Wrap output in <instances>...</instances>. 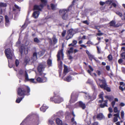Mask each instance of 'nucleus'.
<instances>
[{
  "label": "nucleus",
  "instance_id": "f257e3e1",
  "mask_svg": "<svg viewBox=\"0 0 125 125\" xmlns=\"http://www.w3.org/2000/svg\"><path fill=\"white\" fill-rule=\"evenodd\" d=\"M18 96H22L24 95L30 94V89L28 86H25L24 88H19L18 90Z\"/></svg>",
  "mask_w": 125,
  "mask_h": 125
},
{
  "label": "nucleus",
  "instance_id": "f03ea898",
  "mask_svg": "<svg viewBox=\"0 0 125 125\" xmlns=\"http://www.w3.org/2000/svg\"><path fill=\"white\" fill-rule=\"evenodd\" d=\"M5 55L8 59L9 66L10 68L12 67V66L10 65L9 61L14 57L13 51L11 50L10 49H6L5 51Z\"/></svg>",
  "mask_w": 125,
  "mask_h": 125
},
{
  "label": "nucleus",
  "instance_id": "7ed1b4c3",
  "mask_svg": "<svg viewBox=\"0 0 125 125\" xmlns=\"http://www.w3.org/2000/svg\"><path fill=\"white\" fill-rule=\"evenodd\" d=\"M63 57L64 54L63 52V49H62L58 52L57 55L58 67L61 70H62V62L60 60V58L61 57L62 59H63Z\"/></svg>",
  "mask_w": 125,
  "mask_h": 125
},
{
  "label": "nucleus",
  "instance_id": "20e7f679",
  "mask_svg": "<svg viewBox=\"0 0 125 125\" xmlns=\"http://www.w3.org/2000/svg\"><path fill=\"white\" fill-rule=\"evenodd\" d=\"M44 51L43 50L38 52H34L33 54V57L32 58V62L36 61L38 58L42 56L44 54Z\"/></svg>",
  "mask_w": 125,
  "mask_h": 125
},
{
  "label": "nucleus",
  "instance_id": "39448f33",
  "mask_svg": "<svg viewBox=\"0 0 125 125\" xmlns=\"http://www.w3.org/2000/svg\"><path fill=\"white\" fill-rule=\"evenodd\" d=\"M42 78L39 77L37 79V81L39 83H43L46 82L47 81V77L46 76V74L44 73H40L39 74Z\"/></svg>",
  "mask_w": 125,
  "mask_h": 125
},
{
  "label": "nucleus",
  "instance_id": "423d86ee",
  "mask_svg": "<svg viewBox=\"0 0 125 125\" xmlns=\"http://www.w3.org/2000/svg\"><path fill=\"white\" fill-rule=\"evenodd\" d=\"M41 3L40 5H35L34 6V10H40L47 3L46 0H40Z\"/></svg>",
  "mask_w": 125,
  "mask_h": 125
},
{
  "label": "nucleus",
  "instance_id": "0eeeda50",
  "mask_svg": "<svg viewBox=\"0 0 125 125\" xmlns=\"http://www.w3.org/2000/svg\"><path fill=\"white\" fill-rule=\"evenodd\" d=\"M100 83H102V84L101 85H99L100 87L106 90L108 92L110 91V88L109 87H107L106 86L105 80H101L100 79H99Z\"/></svg>",
  "mask_w": 125,
  "mask_h": 125
},
{
  "label": "nucleus",
  "instance_id": "6e6552de",
  "mask_svg": "<svg viewBox=\"0 0 125 125\" xmlns=\"http://www.w3.org/2000/svg\"><path fill=\"white\" fill-rule=\"evenodd\" d=\"M51 101H53L56 103H59L63 101V99L59 96H55L50 98Z\"/></svg>",
  "mask_w": 125,
  "mask_h": 125
},
{
  "label": "nucleus",
  "instance_id": "1a4fd4ad",
  "mask_svg": "<svg viewBox=\"0 0 125 125\" xmlns=\"http://www.w3.org/2000/svg\"><path fill=\"white\" fill-rule=\"evenodd\" d=\"M67 10H61L59 11L60 14L62 13L63 14L62 16V18L64 20H67L69 19V17L67 13Z\"/></svg>",
  "mask_w": 125,
  "mask_h": 125
},
{
  "label": "nucleus",
  "instance_id": "9d476101",
  "mask_svg": "<svg viewBox=\"0 0 125 125\" xmlns=\"http://www.w3.org/2000/svg\"><path fill=\"white\" fill-rule=\"evenodd\" d=\"M25 80L26 81H29L31 82L34 83H37V82L35 81L34 79H29V78L28 75L26 72H25Z\"/></svg>",
  "mask_w": 125,
  "mask_h": 125
},
{
  "label": "nucleus",
  "instance_id": "9b49d317",
  "mask_svg": "<svg viewBox=\"0 0 125 125\" xmlns=\"http://www.w3.org/2000/svg\"><path fill=\"white\" fill-rule=\"evenodd\" d=\"M45 67L44 65L43 64H40L38 67V70L39 72V74L40 73H44L42 71L45 68Z\"/></svg>",
  "mask_w": 125,
  "mask_h": 125
},
{
  "label": "nucleus",
  "instance_id": "f8f14e48",
  "mask_svg": "<svg viewBox=\"0 0 125 125\" xmlns=\"http://www.w3.org/2000/svg\"><path fill=\"white\" fill-rule=\"evenodd\" d=\"M27 73L26 71H25L24 72L23 70L22 69H20L18 70V76L19 78L20 77V76H23L24 75L25 76V72Z\"/></svg>",
  "mask_w": 125,
  "mask_h": 125
},
{
  "label": "nucleus",
  "instance_id": "ddd939ff",
  "mask_svg": "<svg viewBox=\"0 0 125 125\" xmlns=\"http://www.w3.org/2000/svg\"><path fill=\"white\" fill-rule=\"evenodd\" d=\"M119 112V111H118V113L115 114H114V116H115L113 118V121L114 122H115L118 121V118L119 119H120Z\"/></svg>",
  "mask_w": 125,
  "mask_h": 125
},
{
  "label": "nucleus",
  "instance_id": "4468645a",
  "mask_svg": "<svg viewBox=\"0 0 125 125\" xmlns=\"http://www.w3.org/2000/svg\"><path fill=\"white\" fill-rule=\"evenodd\" d=\"M74 31L73 29H71L68 31V36L69 37L68 39L72 37L74 34Z\"/></svg>",
  "mask_w": 125,
  "mask_h": 125
},
{
  "label": "nucleus",
  "instance_id": "2eb2a0df",
  "mask_svg": "<svg viewBox=\"0 0 125 125\" xmlns=\"http://www.w3.org/2000/svg\"><path fill=\"white\" fill-rule=\"evenodd\" d=\"M85 52L90 60L92 61L93 59H94V56L91 54L87 50H86Z\"/></svg>",
  "mask_w": 125,
  "mask_h": 125
},
{
  "label": "nucleus",
  "instance_id": "dca6fc26",
  "mask_svg": "<svg viewBox=\"0 0 125 125\" xmlns=\"http://www.w3.org/2000/svg\"><path fill=\"white\" fill-rule=\"evenodd\" d=\"M40 14V12L39 11H34L33 13L32 16L35 19L38 18Z\"/></svg>",
  "mask_w": 125,
  "mask_h": 125
},
{
  "label": "nucleus",
  "instance_id": "f3484780",
  "mask_svg": "<svg viewBox=\"0 0 125 125\" xmlns=\"http://www.w3.org/2000/svg\"><path fill=\"white\" fill-rule=\"evenodd\" d=\"M94 97L93 98V96L91 98V97L89 95V94L88 93H86L85 94V98L86 99H91V100H93L95 99L96 98V95H94Z\"/></svg>",
  "mask_w": 125,
  "mask_h": 125
},
{
  "label": "nucleus",
  "instance_id": "a211bd4d",
  "mask_svg": "<svg viewBox=\"0 0 125 125\" xmlns=\"http://www.w3.org/2000/svg\"><path fill=\"white\" fill-rule=\"evenodd\" d=\"M97 118L99 120H101L104 118V116L102 113H100L98 114L97 116Z\"/></svg>",
  "mask_w": 125,
  "mask_h": 125
},
{
  "label": "nucleus",
  "instance_id": "6ab92c4d",
  "mask_svg": "<svg viewBox=\"0 0 125 125\" xmlns=\"http://www.w3.org/2000/svg\"><path fill=\"white\" fill-rule=\"evenodd\" d=\"M5 24L6 26H8L10 24V22L7 16H5Z\"/></svg>",
  "mask_w": 125,
  "mask_h": 125
},
{
  "label": "nucleus",
  "instance_id": "aec40b11",
  "mask_svg": "<svg viewBox=\"0 0 125 125\" xmlns=\"http://www.w3.org/2000/svg\"><path fill=\"white\" fill-rule=\"evenodd\" d=\"M48 108L47 106H46L45 105L43 104V106L40 108L41 111L43 112H45L46 110Z\"/></svg>",
  "mask_w": 125,
  "mask_h": 125
},
{
  "label": "nucleus",
  "instance_id": "412c9836",
  "mask_svg": "<svg viewBox=\"0 0 125 125\" xmlns=\"http://www.w3.org/2000/svg\"><path fill=\"white\" fill-rule=\"evenodd\" d=\"M64 80L68 82L70 81L72 79V77L70 76H67L66 78H64L63 79Z\"/></svg>",
  "mask_w": 125,
  "mask_h": 125
},
{
  "label": "nucleus",
  "instance_id": "4be33fe9",
  "mask_svg": "<svg viewBox=\"0 0 125 125\" xmlns=\"http://www.w3.org/2000/svg\"><path fill=\"white\" fill-rule=\"evenodd\" d=\"M79 104L80 106L83 109H84L85 108V104L81 101L79 103Z\"/></svg>",
  "mask_w": 125,
  "mask_h": 125
},
{
  "label": "nucleus",
  "instance_id": "5701e85b",
  "mask_svg": "<svg viewBox=\"0 0 125 125\" xmlns=\"http://www.w3.org/2000/svg\"><path fill=\"white\" fill-rule=\"evenodd\" d=\"M104 102H105V103H104L103 104H101L100 105V107L101 108H104L105 106L107 107V104L108 102V100H104Z\"/></svg>",
  "mask_w": 125,
  "mask_h": 125
},
{
  "label": "nucleus",
  "instance_id": "b1692460",
  "mask_svg": "<svg viewBox=\"0 0 125 125\" xmlns=\"http://www.w3.org/2000/svg\"><path fill=\"white\" fill-rule=\"evenodd\" d=\"M20 51L21 53L23 52H24L26 54V53L25 52V49L24 45L22 46L20 49Z\"/></svg>",
  "mask_w": 125,
  "mask_h": 125
},
{
  "label": "nucleus",
  "instance_id": "393cba45",
  "mask_svg": "<svg viewBox=\"0 0 125 125\" xmlns=\"http://www.w3.org/2000/svg\"><path fill=\"white\" fill-rule=\"evenodd\" d=\"M56 122L57 124L59 125H62V121L59 118H57L56 120Z\"/></svg>",
  "mask_w": 125,
  "mask_h": 125
},
{
  "label": "nucleus",
  "instance_id": "a878e982",
  "mask_svg": "<svg viewBox=\"0 0 125 125\" xmlns=\"http://www.w3.org/2000/svg\"><path fill=\"white\" fill-rule=\"evenodd\" d=\"M118 99L117 98H115V100L113 101L111 103V105L113 107H114V106L115 104V102H118Z\"/></svg>",
  "mask_w": 125,
  "mask_h": 125
},
{
  "label": "nucleus",
  "instance_id": "bb28decb",
  "mask_svg": "<svg viewBox=\"0 0 125 125\" xmlns=\"http://www.w3.org/2000/svg\"><path fill=\"white\" fill-rule=\"evenodd\" d=\"M64 76H65L66 74L68 73V68L65 65H64Z\"/></svg>",
  "mask_w": 125,
  "mask_h": 125
},
{
  "label": "nucleus",
  "instance_id": "cd10ccee",
  "mask_svg": "<svg viewBox=\"0 0 125 125\" xmlns=\"http://www.w3.org/2000/svg\"><path fill=\"white\" fill-rule=\"evenodd\" d=\"M48 65L49 66H51L52 65V61L50 59H49L47 62Z\"/></svg>",
  "mask_w": 125,
  "mask_h": 125
},
{
  "label": "nucleus",
  "instance_id": "c85d7f7f",
  "mask_svg": "<svg viewBox=\"0 0 125 125\" xmlns=\"http://www.w3.org/2000/svg\"><path fill=\"white\" fill-rule=\"evenodd\" d=\"M110 25L111 26L117 27V26L115 25V22L114 21H112L110 22Z\"/></svg>",
  "mask_w": 125,
  "mask_h": 125
},
{
  "label": "nucleus",
  "instance_id": "c756f323",
  "mask_svg": "<svg viewBox=\"0 0 125 125\" xmlns=\"http://www.w3.org/2000/svg\"><path fill=\"white\" fill-rule=\"evenodd\" d=\"M77 42V41H76L74 40L73 41V43L71 44H70L69 46H70L72 45V46H74V45L76 44Z\"/></svg>",
  "mask_w": 125,
  "mask_h": 125
},
{
  "label": "nucleus",
  "instance_id": "7c9ffc66",
  "mask_svg": "<svg viewBox=\"0 0 125 125\" xmlns=\"http://www.w3.org/2000/svg\"><path fill=\"white\" fill-rule=\"evenodd\" d=\"M73 47H71L70 49L68 51V53L70 54L71 53H73Z\"/></svg>",
  "mask_w": 125,
  "mask_h": 125
},
{
  "label": "nucleus",
  "instance_id": "2f4dec72",
  "mask_svg": "<svg viewBox=\"0 0 125 125\" xmlns=\"http://www.w3.org/2000/svg\"><path fill=\"white\" fill-rule=\"evenodd\" d=\"M56 6H57V5H56V4L54 5V4H51V8L53 10H55L56 8Z\"/></svg>",
  "mask_w": 125,
  "mask_h": 125
},
{
  "label": "nucleus",
  "instance_id": "473e14b6",
  "mask_svg": "<svg viewBox=\"0 0 125 125\" xmlns=\"http://www.w3.org/2000/svg\"><path fill=\"white\" fill-rule=\"evenodd\" d=\"M18 98L16 100V102L17 103H20V102H21V101L22 100V98H19L18 97Z\"/></svg>",
  "mask_w": 125,
  "mask_h": 125
},
{
  "label": "nucleus",
  "instance_id": "72a5a7b5",
  "mask_svg": "<svg viewBox=\"0 0 125 125\" xmlns=\"http://www.w3.org/2000/svg\"><path fill=\"white\" fill-rule=\"evenodd\" d=\"M54 123L53 120L52 119H50L49 120L48 124L49 125H52Z\"/></svg>",
  "mask_w": 125,
  "mask_h": 125
},
{
  "label": "nucleus",
  "instance_id": "f704fd0d",
  "mask_svg": "<svg viewBox=\"0 0 125 125\" xmlns=\"http://www.w3.org/2000/svg\"><path fill=\"white\" fill-rule=\"evenodd\" d=\"M71 121L73 125H76V123L75 121H74V118H72L71 119Z\"/></svg>",
  "mask_w": 125,
  "mask_h": 125
},
{
  "label": "nucleus",
  "instance_id": "c9c22d12",
  "mask_svg": "<svg viewBox=\"0 0 125 125\" xmlns=\"http://www.w3.org/2000/svg\"><path fill=\"white\" fill-rule=\"evenodd\" d=\"M7 6L6 3H0V7H5Z\"/></svg>",
  "mask_w": 125,
  "mask_h": 125
},
{
  "label": "nucleus",
  "instance_id": "e433bc0d",
  "mask_svg": "<svg viewBox=\"0 0 125 125\" xmlns=\"http://www.w3.org/2000/svg\"><path fill=\"white\" fill-rule=\"evenodd\" d=\"M116 13L117 15H118L120 17L123 16L122 14L121 13L118 11L116 12Z\"/></svg>",
  "mask_w": 125,
  "mask_h": 125
},
{
  "label": "nucleus",
  "instance_id": "4c0bfd02",
  "mask_svg": "<svg viewBox=\"0 0 125 125\" xmlns=\"http://www.w3.org/2000/svg\"><path fill=\"white\" fill-rule=\"evenodd\" d=\"M118 5V3L116 1H115V2L112 3V5L115 7Z\"/></svg>",
  "mask_w": 125,
  "mask_h": 125
},
{
  "label": "nucleus",
  "instance_id": "58836bf2",
  "mask_svg": "<svg viewBox=\"0 0 125 125\" xmlns=\"http://www.w3.org/2000/svg\"><path fill=\"white\" fill-rule=\"evenodd\" d=\"M114 112L115 113H117L118 112V108L117 107H115L114 109Z\"/></svg>",
  "mask_w": 125,
  "mask_h": 125
},
{
  "label": "nucleus",
  "instance_id": "ea45409f",
  "mask_svg": "<svg viewBox=\"0 0 125 125\" xmlns=\"http://www.w3.org/2000/svg\"><path fill=\"white\" fill-rule=\"evenodd\" d=\"M124 112L123 110H122L121 112V116L122 118L123 119L124 116Z\"/></svg>",
  "mask_w": 125,
  "mask_h": 125
},
{
  "label": "nucleus",
  "instance_id": "a19ab883",
  "mask_svg": "<svg viewBox=\"0 0 125 125\" xmlns=\"http://www.w3.org/2000/svg\"><path fill=\"white\" fill-rule=\"evenodd\" d=\"M52 39L53 42L54 44L56 43L57 42V40L55 37H53Z\"/></svg>",
  "mask_w": 125,
  "mask_h": 125
},
{
  "label": "nucleus",
  "instance_id": "79ce46f5",
  "mask_svg": "<svg viewBox=\"0 0 125 125\" xmlns=\"http://www.w3.org/2000/svg\"><path fill=\"white\" fill-rule=\"evenodd\" d=\"M92 80L90 79H89L87 81V83H88L90 84H92Z\"/></svg>",
  "mask_w": 125,
  "mask_h": 125
},
{
  "label": "nucleus",
  "instance_id": "37998d69",
  "mask_svg": "<svg viewBox=\"0 0 125 125\" xmlns=\"http://www.w3.org/2000/svg\"><path fill=\"white\" fill-rule=\"evenodd\" d=\"M112 3V2L110 0H108L105 2L106 4L110 5Z\"/></svg>",
  "mask_w": 125,
  "mask_h": 125
},
{
  "label": "nucleus",
  "instance_id": "c03bdc74",
  "mask_svg": "<svg viewBox=\"0 0 125 125\" xmlns=\"http://www.w3.org/2000/svg\"><path fill=\"white\" fill-rule=\"evenodd\" d=\"M121 56L123 59L125 60V52H123L121 54Z\"/></svg>",
  "mask_w": 125,
  "mask_h": 125
},
{
  "label": "nucleus",
  "instance_id": "a18cd8bd",
  "mask_svg": "<svg viewBox=\"0 0 125 125\" xmlns=\"http://www.w3.org/2000/svg\"><path fill=\"white\" fill-rule=\"evenodd\" d=\"M34 42L37 43L39 42L40 41L37 38H35L34 39Z\"/></svg>",
  "mask_w": 125,
  "mask_h": 125
},
{
  "label": "nucleus",
  "instance_id": "49530a36",
  "mask_svg": "<svg viewBox=\"0 0 125 125\" xmlns=\"http://www.w3.org/2000/svg\"><path fill=\"white\" fill-rule=\"evenodd\" d=\"M108 58L109 61L111 60L112 59V57L111 55H109L108 56Z\"/></svg>",
  "mask_w": 125,
  "mask_h": 125
},
{
  "label": "nucleus",
  "instance_id": "de8ad7c7",
  "mask_svg": "<svg viewBox=\"0 0 125 125\" xmlns=\"http://www.w3.org/2000/svg\"><path fill=\"white\" fill-rule=\"evenodd\" d=\"M4 20L3 17L2 16H0V23L3 21Z\"/></svg>",
  "mask_w": 125,
  "mask_h": 125
},
{
  "label": "nucleus",
  "instance_id": "09e8293b",
  "mask_svg": "<svg viewBox=\"0 0 125 125\" xmlns=\"http://www.w3.org/2000/svg\"><path fill=\"white\" fill-rule=\"evenodd\" d=\"M15 64L16 66H17L19 64V61L17 60H16L15 61Z\"/></svg>",
  "mask_w": 125,
  "mask_h": 125
},
{
  "label": "nucleus",
  "instance_id": "8fccbe9b",
  "mask_svg": "<svg viewBox=\"0 0 125 125\" xmlns=\"http://www.w3.org/2000/svg\"><path fill=\"white\" fill-rule=\"evenodd\" d=\"M125 105V104L123 102H121L120 104L119 105L121 107H123Z\"/></svg>",
  "mask_w": 125,
  "mask_h": 125
},
{
  "label": "nucleus",
  "instance_id": "3c124183",
  "mask_svg": "<svg viewBox=\"0 0 125 125\" xmlns=\"http://www.w3.org/2000/svg\"><path fill=\"white\" fill-rule=\"evenodd\" d=\"M119 88L120 90H121L122 91H123L124 90V88L123 86V85L122 86H120L119 87Z\"/></svg>",
  "mask_w": 125,
  "mask_h": 125
},
{
  "label": "nucleus",
  "instance_id": "603ef678",
  "mask_svg": "<svg viewBox=\"0 0 125 125\" xmlns=\"http://www.w3.org/2000/svg\"><path fill=\"white\" fill-rule=\"evenodd\" d=\"M14 6L15 8L18 10L19 11H20V8L18 6L16 5H15Z\"/></svg>",
  "mask_w": 125,
  "mask_h": 125
},
{
  "label": "nucleus",
  "instance_id": "864d4df0",
  "mask_svg": "<svg viewBox=\"0 0 125 125\" xmlns=\"http://www.w3.org/2000/svg\"><path fill=\"white\" fill-rule=\"evenodd\" d=\"M20 41L19 40L16 43V45L17 46H20Z\"/></svg>",
  "mask_w": 125,
  "mask_h": 125
},
{
  "label": "nucleus",
  "instance_id": "5fc2aeb1",
  "mask_svg": "<svg viewBox=\"0 0 125 125\" xmlns=\"http://www.w3.org/2000/svg\"><path fill=\"white\" fill-rule=\"evenodd\" d=\"M100 4L102 6L103 5H104L106 4L105 2H103L102 1H100Z\"/></svg>",
  "mask_w": 125,
  "mask_h": 125
},
{
  "label": "nucleus",
  "instance_id": "6e6d98bb",
  "mask_svg": "<svg viewBox=\"0 0 125 125\" xmlns=\"http://www.w3.org/2000/svg\"><path fill=\"white\" fill-rule=\"evenodd\" d=\"M97 48L98 51V53H100L101 52V51L100 48L98 46H97Z\"/></svg>",
  "mask_w": 125,
  "mask_h": 125
},
{
  "label": "nucleus",
  "instance_id": "4d7b16f0",
  "mask_svg": "<svg viewBox=\"0 0 125 125\" xmlns=\"http://www.w3.org/2000/svg\"><path fill=\"white\" fill-rule=\"evenodd\" d=\"M108 110L109 112L110 113H112L113 112V110H112V109L111 107H110L109 108Z\"/></svg>",
  "mask_w": 125,
  "mask_h": 125
},
{
  "label": "nucleus",
  "instance_id": "13d9d810",
  "mask_svg": "<svg viewBox=\"0 0 125 125\" xmlns=\"http://www.w3.org/2000/svg\"><path fill=\"white\" fill-rule=\"evenodd\" d=\"M105 97L106 98L108 99L110 101H111V97H110L108 96H106Z\"/></svg>",
  "mask_w": 125,
  "mask_h": 125
},
{
  "label": "nucleus",
  "instance_id": "bf43d9fd",
  "mask_svg": "<svg viewBox=\"0 0 125 125\" xmlns=\"http://www.w3.org/2000/svg\"><path fill=\"white\" fill-rule=\"evenodd\" d=\"M103 93H101V94H100L99 95V97L102 99V98H103Z\"/></svg>",
  "mask_w": 125,
  "mask_h": 125
},
{
  "label": "nucleus",
  "instance_id": "052dcab7",
  "mask_svg": "<svg viewBox=\"0 0 125 125\" xmlns=\"http://www.w3.org/2000/svg\"><path fill=\"white\" fill-rule=\"evenodd\" d=\"M121 51L125 52V47H122L121 48Z\"/></svg>",
  "mask_w": 125,
  "mask_h": 125
},
{
  "label": "nucleus",
  "instance_id": "680f3d73",
  "mask_svg": "<svg viewBox=\"0 0 125 125\" xmlns=\"http://www.w3.org/2000/svg\"><path fill=\"white\" fill-rule=\"evenodd\" d=\"M123 61V60L122 59H120L118 61V62L119 63H121Z\"/></svg>",
  "mask_w": 125,
  "mask_h": 125
},
{
  "label": "nucleus",
  "instance_id": "e2e57ef3",
  "mask_svg": "<svg viewBox=\"0 0 125 125\" xmlns=\"http://www.w3.org/2000/svg\"><path fill=\"white\" fill-rule=\"evenodd\" d=\"M87 43L88 44H91L92 45L93 44L91 42V41H88Z\"/></svg>",
  "mask_w": 125,
  "mask_h": 125
},
{
  "label": "nucleus",
  "instance_id": "0e129e2a",
  "mask_svg": "<svg viewBox=\"0 0 125 125\" xmlns=\"http://www.w3.org/2000/svg\"><path fill=\"white\" fill-rule=\"evenodd\" d=\"M66 32V31H64L62 33V36L63 37L64 36L65 34V33Z\"/></svg>",
  "mask_w": 125,
  "mask_h": 125
},
{
  "label": "nucleus",
  "instance_id": "69168bd1",
  "mask_svg": "<svg viewBox=\"0 0 125 125\" xmlns=\"http://www.w3.org/2000/svg\"><path fill=\"white\" fill-rule=\"evenodd\" d=\"M83 23L85 24H86L87 25L89 24V23L87 21H83Z\"/></svg>",
  "mask_w": 125,
  "mask_h": 125
},
{
  "label": "nucleus",
  "instance_id": "338daca9",
  "mask_svg": "<svg viewBox=\"0 0 125 125\" xmlns=\"http://www.w3.org/2000/svg\"><path fill=\"white\" fill-rule=\"evenodd\" d=\"M106 68L107 70L109 71L110 69V67L108 66H106Z\"/></svg>",
  "mask_w": 125,
  "mask_h": 125
},
{
  "label": "nucleus",
  "instance_id": "774afa93",
  "mask_svg": "<svg viewBox=\"0 0 125 125\" xmlns=\"http://www.w3.org/2000/svg\"><path fill=\"white\" fill-rule=\"evenodd\" d=\"M97 73L99 75H100L101 74V73L100 71H97Z\"/></svg>",
  "mask_w": 125,
  "mask_h": 125
}]
</instances>
